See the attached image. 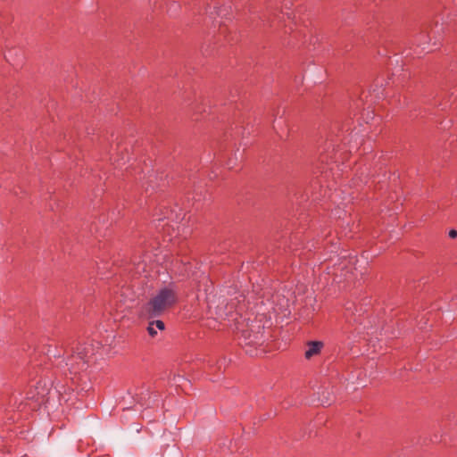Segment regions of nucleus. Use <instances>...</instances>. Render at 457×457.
Instances as JSON below:
<instances>
[{"mask_svg": "<svg viewBox=\"0 0 457 457\" xmlns=\"http://www.w3.org/2000/svg\"><path fill=\"white\" fill-rule=\"evenodd\" d=\"M177 301L173 289L163 287L157 291L142 308V316L145 319H154L161 316Z\"/></svg>", "mask_w": 457, "mask_h": 457, "instance_id": "obj_1", "label": "nucleus"}, {"mask_svg": "<svg viewBox=\"0 0 457 457\" xmlns=\"http://www.w3.org/2000/svg\"><path fill=\"white\" fill-rule=\"evenodd\" d=\"M94 354V347L91 345H79L76 349L71 350V354L66 360V366L71 372H78L84 370L86 363L91 355Z\"/></svg>", "mask_w": 457, "mask_h": 457, "instance_id": "obj_2", "label": "nucleus"}, {"mask_svg": "<svg viewBox=\"0 0 457 457\" xmlns=\"http://www.w3.org/2000/svg\"><path fill=\"white\" fill-rule=\"evenodd\" d=\"M164 328V323L160 320H156L149 322L147 331L149 335L154 337L157 335V329L163 330Z\"/></svg>", "mask_w": 457, "mask_h": 457, "instance_id": "obj_3", "label": "nucleus"}, {"mask_svg": "<svg viewBox=\"0 0 457 457\" xmlns=\"http://www.w3.org/2000/svg\"><path fill=\"white\" fill-rule=\"evenodd\" d=\"M319 402L320 403V405L322 406H328L333 402V395L328 390L322 391L320 393Z\"/></svg>", "mask_w": 457, "mask_h": 457, "instance_id": "obj_4", "label": "nucleus"}, {"mask_svg": "<svg viewBox=\"0 0 457 457\" xmlns=\"http://www.w3.org/2000/svg\"><path fill=\"white\" fill-rule=\"evenodd\" d=\"M244 336L246 340H249L247 342V344H253V345L260 344V339H261L262 336H260L259 332L254 333L252 337L251 334L249 333V331H245Z\"/></svg>", "mask_w": 457, "mask_h": 457, "instance_id": "obj_5", "label": "nucleus"}, {"mask_svg": "<svg viewBox=\"0 0 457 457\" xmlns=\"http://www.w3.org/2000/svg\"><path fill=\"white\" fill-rule=\"evenodd\" d=\"M309 349L305 352V358L311 359L314 355V341L308 343Z\"/></svg>", "mask_w": 457, "mask_h": 457, "instance_id": "obj_6", "label": "nucleus"}, {"mask_svg": "<svg viewBox=\"0 0 457 457\" xmlns=\"http://www.w3.org/2000/svg\"><path fill=\"white\" fill-rule=\"evenodd\" d=\"M449 237H450L451 238H455V237H457V230H455V229H451V230L449 231Z\"/></svg>", "mask_w": 457, "mask_h": 457, "instance_id": "obj_7", "label": "nucleus"}, {"mask_svg": "<svg viewBox=\"0 0 457 457\" xmlns=\"http://www.w3.org/2000/svg\"><path fill=\"white\" fill-rule=\"evenodd\" d=\"M322 346H323V344L321 342L316 341V353H319V351L321 349Z\"/></svg>", "mask_w": 457, "mask_h": 457, "instance_id": "obj_8", "label": "nucleus"}, {"mask_svg": "<svg viewBox=\"0 0 457 457\" xmlns=\"http://www.w3.org/2000/svg\"><path fill=\"white\" fill-rule=\"evenodd\" d=\"M37 401L40 399V398H44L46 394L44 392H37Z\"/></svg>", "mask_w": 457, "mask_h": 457, "instance_id": "obj_9", "label": "nucleus"}]
</instances>
